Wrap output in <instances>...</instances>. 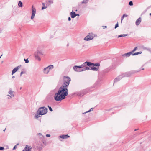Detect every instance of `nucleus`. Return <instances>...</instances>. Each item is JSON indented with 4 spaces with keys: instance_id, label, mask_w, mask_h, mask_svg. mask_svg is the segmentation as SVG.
Here are the masks:
<instances>
[{
    "instance_id": "6e6d98bb",
    "label": "nucleus",
    "mask_w": 151,
    "mask_h": 151,
    "mask_svg": "<svg viewBox=\"0 0 151 151\" xmlns=\"http://www.w3.org/2000/svg\"><path fill=\"white\" fill-rule=\"evenodd\" d=\"M140 70H140L139 71H138V72H139Z\"/></svg>"
},
{
    "instance_id": "dca6fc26",
    "label": "nucleus",
    "mask_w": 151,
    "mask_h": 151,
    "mask_svg": "<svg viewBox=\"0 0 151 151\" xmlns=\"http://www.w3.org/2000/svg\"><path fill=\"white\" fill-rule=\"evenodd\" d=\"M132 53L131 52H128L126 53H125L122 55L123 56H125L126 57H129L132 54Z\"/></svg>"
},
{
    "instance_id": "c9c22d12",
    "label": "nucleus",
    "mask_w": 151,
    "mask_h": 151,
    "mask_svg": "<svg viewBox=\"0 0 151 151\" xmlns=\"http://www.w3.org/2000/svg\"><path fill=\"white\" fill-rule=\"evenodd\" d=\"M48 2L50 4H52L53 3V0H49Z\"/></svg>"
},
{
    "instance_id": "5701e85b",
    "label": "nucleus",
    "mask_w": 151,
    "mask_h": 151,
    "mask_svg": "<svg viewBox=\"0 0 151 151\" xmlns=\"http://www.w3.org/2000/svg\"><path fill=\"white\" fill-rule=\"evenodd\" d=\"M128 34H122L118 36V37H125Z\"/></svg>"
},
{
    "instance_id": "4be33fe9",
    "label": "nucleus",
    "mask_w": 151,
    "mask_h": 151,
    "mask_svg": "<svg viewBox=\"0 0 151 151\" xmlns=\"http://www.w3.org/2000/svg\"><path fill=\"white\" fill-rule=\"evenodd\" d=\"M127 16V14H124L122 16V17H121V23L122 22V21L123 20L124 18V17H126Z\"/></svg>"
},
{
    "instance_id": "412c9836",
    "label": "nucleus",
    "mask_w": 151,
    "mask_h": 151,
    "mask_svg": "<svg viewBox=\"0 0 151 151\" xmlns=\"http://www.w3.org/2000/svg\"><path fill=\"white\" fill-rule=\"evenodd\" d=\"M37 55H39L40 56L41 55H43V52L41 51H38L37 54Z\"/></svg>"
},
{
    "instance_id": "c756f323",
    "label": "nucleus",
    "mask_w": 151,
    "mask_h": 151,
    "mask_svg": "<svg viewBox=\"0 0 151 151\" xmlns=\"http://www.w3.org/2000/svg\"><path fill=\"white\" fill-rule=\"evenodd\" d=\"M42 5L43 6L42 7V10H43L44 9H46L47 8L46 6H45V4L44 3H42Z\"/></svg>"
},
{
    "instance_id": "a18cd8bd",
    "label": "nucleus",
    "mask_w": 151,
    "mask_h": 151,
    "mask_svg": "<svg viewBox=\"0 0 151 151\" xmlns=\"http://www.w3.org/2000/svg\"><path fill=\"white\" fill-rule=\"evenodd\" d=\"M77 70H80V69H79V68H77Z\"/></svg>"
},
{
    "instance_id": "4d7b16f0",
    "label": "nucleus",
    "mask_w": 151,
    "mask_h": 151,
    "mask_svg": "<svg viewBox=\"0 0 151 151\" xmlns=\"http://www.w3.org/2000/svg\"><path fill=\"white\" fill-rule=\"evenodd\" d=\"M144 68L142 69V70H144Z\"/></svg>"
},
{
    "instance_id": "c03bdc74",
    "label": "nucleus",
    "mask_w": 151,
    "mask_h": 151,
    "mask_svg": "<svg viewBox=\"0 0 151 151\" xmlns=\"http://www.w3.org/2000/svg\"><path fill=\"white\" fill-rule=\"evenodd\" d=\"M38 135H41V134L39 133L38 134Z\"/></svg>"
},
{
    "instance_id": "20e7f679",
    "label": "nucleus",
    "mask_w": 151,
    "mask_h": 151,
    "mask_svg": "<svg viewBox=\"0 0 151 151\" xmlns=\"http://www.w3.org/2000/svg\"><path fill=\"white\" fill-rule=\"evenodd\" d=\"M94 37L93 34V33H89L88 35L84 38V40L87 41H89L92 40Z\"/></svg>"
},
{
    "instance_id": "2f4dec72",
    "label": "nucleus",
    "mask_w": 151,
    "mask_h": 151,
    "mask_svg": "<svg viewBox=\"0 0 151 151\" xmlns=\"http://www.w3.org/2000/svg\"><path fill=\"white\" fill-rule=\"evenodd\" d=\"M145 49H146V50H147V51H149V52H150V53H151V49L150 48H147L146 47H145Z\"/></svg>"
},
{
    "instance_id": "49530a36",
    "label": "nucleus",
    "mask_w": 151,
    "mask_h": 151,
    "mask_svg": "<svg viewBox=\"0 0 151 151\" xmlns=\"http://www.w3.org/2000/svg\"><path fill=\"white\" fill-rule=\"evenodd\" d=\"M138 129H135V130H134V131H137V130H138Z\"/></svg>"
},
{
    "instance_id": "7c9ffc66",
    "label": "nucleus",
    "mask_w": 151,
    "mask_h": 151,
    "mask_svg": "<svg viewBox=\"0 0 151 151\" xmlns=\"http://www.w3.org/2000/svg\"><path fill=\"white\" fill-rule=\"evenodd\" d=\"M137 49V47H136L131 52L132 53L133 52H134V51H135Z\"/></svg>"
},
{
    "instance_id": "5fc2aeb1",
    "label": "nucleus",
    "mask_w": 151,
    "mask_h": 151,
    "mask_svg": "<svg viewBox=\"0 0 151 151\" xmlns=\"http://www.w3.org/2000/svg\"><path fill=\"white\" fill-rule=\"evenodd\" d=\"M5 129H4V130H3L4 132L5 131Z\"/></svg>"
},
{
    "instance_id": "b1692460",
    "label": "nucleus",
    "mask_w": 151,
    "mask_h": 151,
    "mask_svg": "<svg viewBox=\"0 0 151 151\" xmlns=\"http://www.w3.org/2000/svg\"><path fill=\"white\" fill-rule=\"evenodd\" d=\"M93 109V108H91L88 111H87L85 112H84V113H83V114H86V113H87L88 112H90L91 111H92Z\"/></svg>"
},
{
    "instance_id": "79ce46f5",
    "label": "nucleus",
    "mask_w": 151,
    "mask_h": 151,
    "mask_svg": "<svg viewBox=\"0 0 151 151\" xmlns=\"http://www.w3.org/2000/svg\"><path fill=\"white\" fill-rule=\"evenodd\" d=\"M106 27H107V26H103V28L104 29H105V28H106Z\"/></svg>"
},
{
    "instance_id": "a878e982",
    "label": "nucleus",
    "mask_w": 151,
    "mask_h": 151,
    "mask_svg": "<svg viewBox=\"0 0 151 151\" xmlns=\"http://www.w3.org/2000/svg\"><path fill=\"white\" fill-rule=\"evenodd\" d=\"M141 53H142V52H136L132 54V55H138L139 54H141Z\"/></svg>"
},
{
    "instance_id": "bb28decb",
    "label": "nucleus",
    "mask_w": 151,
    "mask_h": 151,
    "mask_svg": "<svg viewBox=\"0 0 151 151\" xmlns=\"http://www.w3.org/2000/svg\"><path fill=\"white\" fill-rule=\"evenodd\" d=\"M86 63L85 62L83 64L81 65V67L82 68H83L85 67H87L86 64Z\"/></svg>"
},
{
    "instance_id": "473e14b6",
    "label": "nucleus",
    "mask_w": 151,
    "mask_h": 151,
    "mask_svg": "<svg viewBox=\"0 0 151 151\" xmlns=\"http://www.w3.org/2000/svg\"><path fill=\"white\" fill-rule=\"evenodd\" d=\"M48 107L49 108V109L50 111L52 112L53 111V110H52V109L51 108V107L50 106H49V105H48Z\"/></svg>"
},
{
    "instance_id": "423d86ee",
    "label": "nucleus",
    "mask_w": 151,
    "mask_h": 151,
    "mask_svg": "<svg viewBox=\"0 0 151 151\" xmlns=\"http://www.w3.org/2000/svg\"><path fill=\"white\" fill-rule=\"evenodd\" d=\"M32 14L31 19L32 20L34 17L35 16L36 14V9L35 8H34L33 6H32Z\"/></svg>"
},
{
    "instance_id": "aec40b11",
    "label": "nucleus",
    "mask_w": 151,
    "mask_h": 151,
    "mask_svg": "<svg viewBox=\"0 0 151 151\" xmlns=\"http://www.w3.org/2000/svg\"><path fill=\"white\" fill-rule=\"evenodd\" d=\"M85 63H86V66L87 65L88 66H90L93 65V63L91 62L86 61L85 62Z\"/></svg>"
},
{
    "instance_id": "603ef678",
    "label": "nucleus",
    "mask_w": 151,
    "mask_h": 151,
    "mask_svg": "<svg viewBox=\"0 0 151 151\" xmlns=\"http://www.w3.org/2000/svg\"><path fill=\"white\" fill-rule=\"evenodd\" d=\"M2 55H1V56H0V58H1V56H2Z\"/></svg>"
},
{
    "instance_id": "a19ab883",
    "label": "nucleus",
    "mask_w": 151,
    "mask_h": 151,
    "mask_svg": "<svg viewBox=\"0 0 151 151\" xmlns=\"http://www.w3.org/2000/svg\"><path fill=\"white\" fill-rule=\"evenodd\" d=\"M50 135L49 134H47L46 135V136L47 137H50Z\"/></svg>"
},
{
    "instance_id": "a211bd4d",
    "label": "nucleus",
    "mask_w": 151,
    "mask_h": 151,
    "mask_svg": "<svg viewBox=\"0 0 151 151\" xmlns=\"http://www.w3.org/2000/svg\"><path fill=\"white\" fill-rule=\"evenodd\" d=\"M90 69V68L88 67H85L83 68H82V69L81 70V72L83 71H84L86 70H87Z\"/></svg>"
},
{
    "instance_id": "f03ea898",
    "label": "nucleus",
    "mask_w": 151,
    "mask_h": 151,
    "mask_svg": "<svg viewBox=\"0 0 151 151\" xmlns=\"http://www.w3.org/2000/svg\"><path fill=\"white\" fill-rule=\"evenodd\" d=\"M47 108L45 106L40 107L35 115V118L37 119L40 117V115H42L46 114L47 112Z\"/></svg>"
},
{
    "instance_id": "7ed1b4c3",
    "label": "nucleus",
    "mask_w": 151,
    "mask_h": 151,
    "mask_svg": "<svg viewBox=\"0 0 151 151\" xmlns=\"http://www.w3.org/2000/svg\"><path fill=\"white\" fill-rule=\"evenodd\" d=\"M138 72V71H131L123 73L121 75H122L123 78L124 77H129L132 74Z\"/></svg>"
},
{
    "instance_id": "864d4df0",
    "label": "nucleus",
    "mask_w": 151,
    "mask_h": 151,
    "mask_svg": "<svg viewBox=\"0 0 151 151\" xmlns=\"http://www.w3.org/2000/svg\"><path fill=\"white\" fill-rule=\"evenodd\" d=\"M150 16H151V13H150Z\"/></svg>"
},
{
    "instance_id": "1a4fd4ad",
    "label": "nucleus",
    "mask_w": 151,
    "mask_h": 151,
    "mask_svg": "<svg viewBox=\"0 0 151 151\" xmlns=\"http://www.w3.org/2000/svg\"><path fill=\"white\" fill-rule=\"evenodd\" d=\"M32 148L31 146H28V145H26L22 151H31Z\"/></svg>"
},
{
    "instance_id": "f8f14e48",
    "label": "nucleus",
    "mask_w": 151,
    "mask_h": 151,
    "mask_svg": "<svg viewBox=\"0 0 151 151\" xmlns=\"http://www.w3.org/2000/svg\"><path fill=\"white\" fill-rule=\"evenodd\" d=\"M13 92H14L11 89L8 93H9L11 95V96H10L9 95H7V96H9L11 98L13 97L14 96V95L13 93Z\"/></svg>"
},
{
    "instance_id": "e433bc0d",
    "label": "nucleus",
    "mask_w": 151,
    "mask_h": 151,
    "mask_svg": "<svg viewBox=\"0 0 151 151\" xmlns=\"http://www.w3.org/2000/svg\"><path fill=\"white\" fill-rule=\"evenodd\" d=\"M118 26H119L118 23V22H117L115 25V29L116 28L118 27Z\"/></svg>"
},
{
    "instance_id": "72a5a7b5",
    "label": "nucleus",
    "mask_w": 151,
    "mask_h": 151,
    "mask_svg": "<svg viewBox=\"0 0 151 151\" xmlns=\"http://www.w3.org/2000/svg\"><path fill=\"white\" fill-rule=\"evenodd\" d=\"M129 4L130 6H132L133 5V3L132 1H130L129 2Z\"/></svg>"
},
{
    "instance_id": "6ab92c4d",
    "label": "nucleus",
    "mask_w": 151,
    "mask_h": 151,
    "mask_svg": "<svg viewBox=\"0 0 151 151\" xmlns=\"http://www.w3.org/2000/svg\"><path fill=\"white\" fill-rule=\"evenodd\" d=\"M98 68H96L95 66H93L91 68L90 70H92L94 71H97L98 70Z\"/></svg>"
},
{
    "instance_id": "6e6552de",
    "label": "nucleus",
    "mask_w": 151,
    "mask_h": 151,
    "mask_svg": "<svg viewBox=\"0 0 151 151\" xmlns=\"http://www.w3.org/2000/svg\"><path fill=\"white\" fill-rule=\"evenodd\" d=\"M21 66V65H19L14 68L12 70V75H13L16 72H17Z\"/></svg>"
},
{
    "instance_id": "3c124183",
    "label": "nucleus",
    "mask_w": 151,
    "mask_h": 151,
    "mask_svg": "<svg viewBox=\"0 0 151 151\" xmlns=\"http://www.w3.org/2000/svg\"><path fill=\"white\" fill-rule=\"evenodd\" d=\"M10 98H11L9 96V97H8V99H10Z\"/></svg>"
},
{
    "instance_id": "0eeeda50",
    "label": "nucleus",
    "mask_w": 151,
    "mask_h": 151,
    "mask_svg": "<svg viewBox=\"0 0 151 151\" xmlns=\"http://www.w3.org/2000/svg\"><path fill=\"white\" fill-rule=\"evenodd\" d=\"M73 69L75 71L78 72H81V70L82 68L81 65L80 66L75 65L73 67Z\"/></svg>"
},
{
    "instance_id": "8fccbe9b",
    "label": "nucleus",
    "mask_w": 151,
    "mask_h": 151,
    "mask_svg": "<svg viewBox=\"0 0 151 151\" xmlns=\"http://www.w3.org/2000/svg\"><path fill=\"white\" fill-rule=\"evenodd\" d=\"M76 15H77V16H79V14H76Z\"/></svg>"
},
{
    "instance_id": "f257e3e1",
    "label": "nucleus",
    "mask_w": 151,
    "mask_h": 151,
    "mask_svg": "<svg viewBox=\"0 0 151 151\" xmlns=\"http://www.w3.org/2000/svg\"><path fill=\"white\" fill-rule=\"evenodd\" d=\"M71 81L68 76H64V81L61 86L59 88L57 93H55L54 99L56 101H60L65 98L68 93V88Z\"/></svg>"
},
{
    "instance_id": "cd10ccee",
    "label": "nucleus",
    "mask_w": 151,
    "mask_h": 151,
    "mask_svg": "<svg viewBox=\"0 0 151 151\" xmlns=\"http://www.w3.org/2000/svg\"><path fill=\"white\" fill-rule=\"evenodd\" d=\"M100 65V64L99 63H93V65L95 66H99Z\"/></svg>"
},
{
    "instance_id": "ddd939ff",
    "label": "nucleus",
    "mask_w": 151,
    "mask_h": 151,
    "mask_svg": "<svg viewBox=\"0 0 151 151\" xmlns=\"http://www.w3.org/2000/svg\"><path fill=\"white\" fill-rule=\"evenodd\" d=\"M141 21V17L138 18L136 21L135 24L137 26L139 25Z\"/></svg>"
},
{
    "instance_id": "393cba45",
    "label": "nucleus",
    "mask_w": 151,
    "mask_h": 151,
    "mask_svg": "<svg viewBox=\"0 0 151 151\" xmlns=\"http://www.w3.org/2000/svg\"><path fill=\"white\" fill-rule=\"evenodd\" d=\"M18 5L19 7H22V3L21 1H19L18 4Z\"/></svg>"
},
{
    "instance_id": "9d476101",
    "label": "nucleus",
    "mask_w": 151,
    "mask_h": 151,
    "mask_svg": "<svg viewBox=\"0 0 151 151\" xmlns=\"http://www.w3.org/2000/svg\"><path fill=\"white\" fill-rule=\"evenodd\" d=\"M123 78V77L122 75H120L117 78H115L114 80V83L116 82H117L119 80H120L121 79H122Z\"/></svg>"
},
{
    "instance_id": "37998d69",
    "label": "nucleus",
    "mask_w": 151,
    "mask_h": 151,
    "mask_svg": "<svg viewBox=\"0 0 151 151\" xmlns=\"http://www.w3.org/2000/svg\"><path fill=\"white\" fill-rule=\"evenodd\" d=\"M71 19L70 17H69L68 18V21H70L71 20Z\"/></svg>"
},
{
    "instance_id": "c85d7f7f",
    "label": "nucleus",
    "mask_w": 151,
    "mask_h": 151,
    "mask_svg": "<svg viewBox=\"0 0 151 151\" xmlns=\"http://www.w3.org/2000/svg\"><path fill=\"white\" fill-rule=\"evenodd\" d=\"M88 0H83V1L82 2V4H86L88 3Z\"/></svg>"
},
{
    "instance_id": "ea45409f",
    "label": "nucleus",
    "mask_w": 151,
    "mask_h": 151,
    "mask_svg": "<svg viewBox=\"0 0 151 151\" xmlns=\"http://www.w3.org/2000/svg\"><path fill=\"white\" fill-rule=\"evenodd\" d=\"M25 72H24V71H22L20 73V76L21 77L22 76V75Z\"/></svg>"
},
{
    "instance_id": "f704fd0d",
    "label": "nucleus",
    "mask_w": 151,
    "mask_h": 151,
    "mask_svg": "<svg viewBox=\"0 0 151 151\" xmlns=\"http://www.w3.org/2000/svg\"><path fill=\"white\" fill-rule=\"evenodd\" d=\"M5 149L4 147L0 146V150L3 151Z\"/></svg>"
},
{
    "instance_id": "09e8293b",
    "label": "nucleus",
    "mask_w": 151,
    "mask_h": 151,
    "mask_svg": "<svg viewBox=\"0 0 151 151\" xmlns=\"http://www.w3.org/2000/svg\"><path fill=\"white\" fill-rule=\"evenodd\" d=\"M69 45V44H68L67 45V46H68Z\"/></svg>"
},
{
    "instance_id": "f3484780",
    "label": "nucleus",
    "mask_w": 151,
    "mask_h": 151,
    "mask_svg": "<svg viewBox=\"0 0 151 151\" xmlns=\"http://www.w3.org/2000/svg\"><path fill=\"white\" fill-rule=\"evenodd\" d=\"M35 58L36 60H37L39 61H40L41 60V58H40V56L37 54H35Z\"/></svg>"
},
{
    "instance_id": "9b49d317",
    "label": "nucleus",
    "mask_w": 151,
    "mask_h": 151,
    "mask_svg": "<svg viewBox=\"0 0 151 151\" xmlns=\"http://www.w3.org/2000/svg\"><path fill=\"white\" fill-rule=\"evenodd\" d=\"M123 78V77L122 75H120L117 78H115L114 80V83L116 82H117L119 80H120L121 79H122Z\"/></svg>"
},
{
    "instance_id": "de8ad7c7",
    "label": "nucleus",
    "mask_w": 151,
    "mask_h": 151,
    "mask_svg": "<svg viewBox=\"0 0 151 151\" xmlns=\"http://www.w3.org/2000/svg\"><path fill=\"white\" fill-rule=\"evenodd\" d=\"M15 78V76H13L12 77V78Z\"/></svg>"
},
{
    "instance_id": "2eb2a0df",
    "label": "nucleus",
    "mask_w": 151,
    "mask_h": 151,
    "mask_svg": "<svg viewBox=\"0 0 151 151\" xmlns=\"http://www.w3.org/2000/svg\"><path fill=\"white\" fill-rule=\"evenodd\" d=\"M70 14L71 18H75L76 16H77L75 12H71L70 13Z\"/></svg>"
},
{
    "instance_id": "58836bf2",
    "label": "nucleus",
    "mask_w": 151,
    "mask_h": 151,
    "mask_svg": "<svg viewBox=\"0 0 151 151\" xmlns=\"http://www.w3.org/2000/svg\"><path fill=\"white\" fill-rule=\"evenodd\" d=\"M18 144H17L16 145H15L13 149V150H15L17 147V145H18Z\"/></svg>"
},
{
    "instance_id": "39448f33",
    "label": "nucleus",
    "mask_w": 151,
    "mask_h": 151,
    "mask_svg": "<svg viewBox=\"0 0 151 151\" xmlns=\"http://www.w3.org/2000/svg\"><path fill=\"white\" fill-rule=\"evenodd\" d=\"M54 66L52 65H50L44 69V72L45 73L47 74L49 72L50 70L52 69Z\"/></svg>"
},
{
    "instance_id": "4468645a",
    "label": "nucleus",
    "mask_w": 151,
    "mask_h": 151,
    "mask_svg": "<svg viewBox=\"0 0 151 151\" xmlns=\"http://www.w3.org/2000/svg\"><path fill=\"white\" fill-rule=\"evenodd\" d=\"M60 137L61 138L65 139H67V138H68L70 137V136H69L68 134L66 135H60Z\"/></svg>"
},
{
    "instance_id": "4c0bfd02",
    "label": "nucleus",
    "mask_w": 151,
    "mask_h": 151,
    "mask_svg": "<svg viewBox=\"0 0 151 151\" xmlns=\"http://www.w3.org/2000/svg\"><path fill=\"white\" fill-rule=\"evenodd\" d=\"M24 60L25 61V63H27L29 62V61L28 59H24Z\"/></svg>"
}]
</instances>
